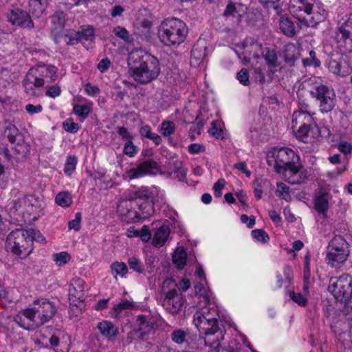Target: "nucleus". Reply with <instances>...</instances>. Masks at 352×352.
Wrapping results in <instances>:
<instances>
[{
	"mask_svg": "<svg viewBox=\"0 0 352 352\" xmlns=\"http://www.w3.org/2000/svg\"><path fill=\"white\" fill-rule=\"evenodd\" d=\"M207 56V47L204 41H198L191 50V64L199 65Z\"/></svg>",
	"mask_w": 352,
	"mask_h": 352,
	"instance_id": "nucleus-26",
	"label": "nucleus"
},
{
	"mask_svg": "<svg viewBox=\"0 0 352 352\" xmlns=\"http://www.w3.org/2000/svg\"><path fill=\"white\" fill-rule=\"evenodd\" d=\"M24 210L30 215H33V220L38 219L43 214L44 203L38 197L32 195L24 197Z\"/></svg>",
	"mask_w": 352,
	"mask_h": 352,
	"instance_id": "nucleus-19",
	"label": "nucleus"
},
{
	"mask_svg": "<svg viewBox=\"0 0 352 352\" xmlns=\"http://www.w3.org/2000/svg\"><path fill=\"white\" fill-rule=\"evenodd\" d=\"M5 135L7 136L8 140L11 143H14L18 137H21L19 134L17 128L13 124H9L5 129Z\"/></svg>",
	"mask_w": 352,
	"mask_h": 352,
	"instance_id": "nucleus-47",
	"label": "nucleus"
},
{
	"mask_svg": "<svg viewBox=\"0 0 352 352\" xmlns=\"http://www.w3.org/2000/svg\"><path fill=\"white\" fill-rule=\"evenodd\" d=\"M158 190L155 186H142L134 190L126 191L119 201L117 212L122 220L127 223L137 217L135 206H138V200L143 201H154Z\"/></svg>",
	"mask_w": 352,
	"mask_h": 352,
	"instance_id": "nucleus-5",
	"label": "nucleus"
},
{
	"mask_svg": "<svg viewBox=\"0 0 352 352\" xmlns=\"http://www.w3.org/2000/svg\"><path fill=\"white\" fill-rule=\"evenodd\" d=\"M63 126L66 131L71 133H77L80 128L79 124L74 122L71 118L65 120L63 123Z\"/></svg>",
	"mask_w": 352,
	"mask_h": 352,
	"instance_id": "nucleus-51",
	"label": "nucleus"
},
{
	"mask_svg": "<svg viewBox=\"0 0 352 352\" xmlns=\"http://www.w3.org/2000/svg\"><path fill=\"white\" fill-rule=\"evenodd\" d=\"M127 263L131 270L138 274H143L144 272V265L142 261L135 256L129 257L127 260Z\"/></svg>",
	"mask_w": 352,
	"mask_h": 352,
	"instance_id": "nucleus-40",
	"label": "nucleus"
},
{
	"mask_svg": "<svg viewBox=\"0 0 352 352\" xmlns=\"http://www.w3.org/2000/svg\"><path fill=\"white\" fill-rule=\"evenodd\" d=\"M292 129L297 139L306 143L313 142L320 135L319 127L315 120L307 123H302Z\"/></svg>",
	"mask_w": 352,
	"mask_h": 352,
	"instance_id": "nucleus-13",
	"label": "nucleus"
},
{
	"mask_svg": "<svg viewBox=\"0 0 352 352\" xmlns=\"http://www.w3.org/2000/svg\"><path fill=\"white\" fill-rule=\"evenodd\" d=\"M13 149L18 155L17 158L19 160H23L25 158L26 155L30 152V145L23 139H19V142L14 145Z\"/></svg>",
	"mask_w": 352,
	"mask_h": 352,
	"instance_id": "nucleus-35",
	"label": "nucleus"
},
{
	"mask_svg": "<svg viewBox=\"0 0 352 352\" xmlns=\"http://www.w3.org/2000/svg\"><path fill=\"white\" fill-rule=\"evenodd\" d=\"M100 333L109 340L113 339L118 334V328L111 322L103 320L97 324Z\"/></svg>",
	"mask_w": 352,
	"mask_h": 352,
	"instance_id": "nucleus-27",
	"label": "nucleus"
},
{
	"mask_svg": "<svg viewBox=\"0 0 352 352\" xmlns=\"http://www.w3.org/2000/svg\"><path fill=\"white\" fill-rule=\"evenodd\" d=\"M175 129V124L172 121H164L161 124V132L162 134L168 137L174 133Z\"/></svg>",
	"mask_w": 352,
	"mask_h": 352,
	"instance_id": "nucleus-49",
	"label": "nucleus"
},
{
	"mask_svg": "<svg viewBox=\"0 0 352 352\" xmlns=\"http://www.w3.org/2000/svg\"><path fill=\"white\" fill-rule=\"evenodd\" d=\"M85 282L80 278H75L71 280L69 289V300L75 305L77 302H83L86 298L85 289Z\"/></svg>",
	"mask_w": 352,
	"mask_h": 352,
	"instance_id": "nucleus-17",
	"label": "nucleus"
},
{
	"mask_svg": "<svg viewBox=\"0 0 352 352\" xmlns=\"http://www.w3.org/2000/svg\"><path fill=\"white\" fill-rule=\"evenodd\" d=\"M136 325L142 334L149 333L153 329V323L144 315H139L136 319Z\"/></svg>",
	"mask_w": 352,
	"mask_h": 352,
	"instance_id": "nucleus-31",
	"label": "nucleus"
},
{
	"mask_svg": "<svg viewBox=\"0 0 352 352\" xmlns=\"http://www.w3.org/2000/svg\"><path fill=\"white\" fill-rule=\"evenodd\" d=\"M195 291L196 295L198 296L199 298H203L205 304H209L210 297L207 294L206 291L201 283H197L195 286Z\"/></svg>",
	"mask_w": 352,
	"mask_h": 352,
	"instance_id": "nucleus-56",
	"label": "nucleus"
},
{
	"mask_svg": "<svg viewBox=\"0 0 352 352\" xmlns=\"http://www.w3.org/2000/svg\"><path fill=\"white\" fill-rule=\"evenodd\" d=\"M81 221V214L80 212H77L75 214V219L71 220L68 223V228L69 230H74L75 231H78L80 228V223Z\"/></svg>",
	"mask_w": 352,
	"mask_h": 352,
	"instance_id": "nucleus-62",
	"label": "nucleus"
},
{
	"mask_svg": "<svg viewBox=\"0 0 352 352\" xmlns=\"http://www.w3.org/2000/svg\"><path fill=\"white\" fill-rule=\"evenodd\" d=\"M157 300L164 310L173 316L178 314L182 310L186 302L176 281L169 278L164 280L160 285Z\"/></svg>",
	"mask_w": 352,
	"mask_h": 352,
	"instance_id": "nucleus-6",
	"label": "nucleus"
},
{
	"mask_svg": "<svg viewBox=\"0 0 352 352\" xmlns=\"http://www.w3.org/2000/svg\"><path fill=\"white\" fill-rule=\"evenodd\" d=\"M310 278V267H304L302 292H304L305 294H309V286L311 284Z\"/></svg>",
	"mask_w": 352,
	"mask_h": 352,
	"instance_id": "nucleus-52",
	"label": "nucleus"
},
{
	"mask_svg": "<svg viewBox=\"0 0 352 352\" xmlns=\"http://www.w3.org/2000/svg\"><path fill=\"white\" fill-rule=\"evenodd\" d=\"M158 169V165L153 160L141 162L138 166L126 172L127 178L130 180L144 177L147 174H153Z\"/></svg>",
	"mask_w": 352,
	"mask_h": 352,
	"instance_id": "nucleus-16",
	"label": "nucleus"
},
{
	"mask_svg": "<svg viewBox=\"0 0 352 352\" xmlns=\"http://www.w3.org/2000/svg\"><path fill=\"white\" fill-rule=\"evenodd\" d=\"M234 50L243 63H248L251 59L258 58L264 55L262 43L253 38H246L243 42L235 44Z\"/></svg>",
	"mask_w": 352,
	"mask_h": 352,
	"instance_id": "nucleus-12",
	"label": "nucleus"
},
{
	"mask_svg": "<svg viewBox=\"0 0 352 352\" xmlns=\"http://www.w3.org/2000/svg\"><path fill=\"white\" fill-rule=\"evenodd\" d=\"M314 113L294 111L292 114L291 128L293 129L304 122H312V120H314Z\"/></svg>",
	"mask_w": 352,
	"mask_h": 352,
	"instance_id": "nucleus-30",
	"label": "nucleus"
},
{
	"mask_svg": "<svg viewBox=\"0 0 352 352\" xmlns=\"http://www.w3.org/2000/svg\"><path fill=\"white\" fill-rule=\"evenodd\" d=\"M349 245L340 235L335 236L329 242L326 259L331 267L338 268L347 259L349 254Z\"/></svg>",
	"mask_w": 352,
	"mask_h": 352,
	"instance_id": "nucleus-10",
	"label": "nucleus"
},
{
	"mask_svg": "<svg viewBox=\"0 0 352 352\" xmlns=\"http://www.w3.org/2000/svg\"><path fill=\"white\" fill-rule=\"evenodd\" d=\"M170 234L168 226L163 225L158 228L153 238V244L156 247H162L164 245Z\"/></svg>",
	"mask_w": 352,
	"mask_h": 352,
	"instance_id": "nucleus-29",
	"label": "nucleus"
},
{
	"mask_svg": "<svg viewBox=\"0 0 352 352\" xmlns=\"http://www.w3.org/2000/svg\"><path fill=\"white\" fill-rule=\"evenodd\" d=\"M47 2H38L34 6H29V11L33 16L39 18L45 12L47 8Z\"/></svg>",
	"mask_w": 352,
	"mask_h": 352,
	"instance_id": "nucleus-44",
	"label": "nucleus"
},
{
	"mask_svg": "<svg viewBox=\"0 0 352 352\" xmlns=\"http://www.w3.org/2000/svg\"><path fill=\"white\" fill-rule=\"evenodd\" d=\"M36 234H39V232L34 229H16L12 231L6 240L8 250L21 257H25L32 251L33 240L35 239Z\"/></svg>",
	"mask_w": 352,
	"mask_h": 352,
	"instance_id": "nucleus-8",
	"label": "nucleus"
},
{
	"mask_svg": "<svg viewBox=\"0 0 352 352\" xmlns=\"http://www.w3.org/2000/svg\"><path fill=\"white\" fill-rule=\"evenodd\" d=\"M300 56L298 48L293 43H289L285 45L284 50V58L285 62L292 64Z\"/></svg>",
	"mask_w": 352,
	"mask_h": 352,
	"instance_id": "nucleus-32",
	"label": "nucleus"
},
{
	"mask_svg": "<svg viewBox=\"0 0 352 352\" xmlns=\"http://www.w3.org/2000/svg\"><path fill=\"white\" fill-rule=\"evenodd\" d=\"M111 274L114 278H117L118 276L123 278L128 272V268L126 265L123 262L116 261L111 265Z\"/></svg>",
	"mask_w": 352,
	"mask_h": 352,
	"instance_id": "nucleus-36",
	"label": "nucleus"
},
{
	"mask_svg": "<svg viewBox=\"0 0 352 352\" xmlns=\"http://www.w3.org/2000/svg\"><path fill=\"white\" fill-rule=\"evenodd\" d=\"M253 238L261 243H267L270 240V237L267 232L261 229H256L251 232Z\"/></svg>",
	"mask_w": 352,
	"mask_h": 352,
	"instance_id": "nucleus-53",
	"label": "nucleus"
},
{
	"mask_svg": "<svg viewBox=\"0 0 352 352\" xmlns=\"http://www.w3.org/2000/svg\"><path fill=\"white\" fill-rule=\"evenodd\" d=\"M314 208L323 217L327 215L329 208V195L327 192L320 191L315 199Z\"/></svg>",
	"mask_w": 352,
	"mask_h": 352,
	"instance_id": "nucleus-28",
	"label": "nucleus"
},
{
	"mask_svg": "<svg viewBox=\"0 0 352 352\" xmlns=\"http://www.w3.org/2000/svg\"><path fill=\"white\" fill-rule=\"evenodd\" d=\"M308 294H305L303 292V294L300 292H291L289 293V297L290 298L297 303L298 305L305 307L307 304V296Z\"/></svg>",
	"mask_w": 352,
	"mask_h": 352,
	"instance_id": "nucleus-45",
	"label": "nucleus"
},
{
	"mask_svg": "<svg viewBox=\"0 0 352 352\" xmlns=\"http://www.w3.org/2000/svg\"><path fill=\"white\" fill-rule=\"evenodd\" d=\"M45 84V80L39 78L34 69H30L23 80V86L25 93L32 96H37L36 89L42 87Z\"/></svg>",
	"mask_w": 352,
	"mask_h": 352,
	"instance_id": "nucleus-18",
	"label": "nucleus"
},
{
	"mask_svg": "<svg viewBox=\"0 0 352 352\" xmlns=\"http://www.w3.org/2000/svg\"><path fill=\"white\" fill-rule=\"evenodd\" d=\"M276 196L288 201L291 199L289 187L283 182L277 183Z\"/></svg>",
	"mask_w": 352,
	"mask_h": 352,
	"instance_id": "nucleus-42",
	"label": "nucleus"
},
{
	"mask_svg": "<svg viewBox=\"0 0 352 352\" xmlns=\"http://www.w3.org/2000/svg\"><path fill=\"white\" fill-rule=\"evenodd\" d=\"M261 56L265 58L269 65L276 66L278 57L274 50H270L267 47L264 48V55H261Z\"/></svg>",
	"mask_w": 352,
	"mask_h": 352,
	"instance_id": "nucleus-43",
	"label": "nucleus"
},
{
	"mask_svg": "<svg viewBox=\"0 0 352 352\" xmlns=\"http://www.w3.org/2000/svg\"><path fill=\"white\" fill-rule=\"evenodd\" d=\"M237 80L244 86H248L250 84L249 72L248 69L243 68L236 74Z\"/></svg>",
	"mask_w": 352,
	"mask_h": 352,
	"instance_id": "nucleus-59",
	"label": "nucleus"
},
{
	"mask_svg": "<svg viewBox=\"0 0 352 352\" xmlns=\"http://www.w3.org/2000/svg\"><path fill=\"white\" fill-rule=\"evenodd\" d=\"M55 201L58 206L66 208L72 204V198L69 192L63 191L56 195Z\"/></svg>",
	"mask_w": 352,
	"mask_h": 352,
	"instance_id": "nucleus-39",
	"label": "nucleus"
},
{
	"mask_svg": "<svg viewBox=\"0 0 352 352\" xmlns=\"http://www.w3.org/2000/svg\"><path fill=\"white\" fill-rule=\"evenodd\" d=\"M135 212L138 213L137 217L131 220V222H136L149 218L154 213L153 201H143L141 204L138 203L135 206Z\"/></svg>",
	"mask_w": 352,
	"mask_h": 352,
	"instance_id": "nucleus-25",
	"label": "nucleus"
},
{
	"mask_svg": "<svg viewBox=\"0 0 352 352\" xmlns=\"http://www.w3.org/2000/svg\"><path fill=\"white\" fill-rule=\"evenodd\" d=\"M78 41L87 49L93 48L96 38L95 28L90 25H83L77 31Z\"/></svg>",
	"mask_w": 352,
	"mask_h": 352,
	"instance_id": "nucleus-22",
	"label": "nucleus"
},
{
	"mask_svg": "<svg viewBox=\"0 0 352 352\" xmlns=\"http://www.w3.org/2000/svg\"><path fill=\"white\" fill-rule=\"evenodd\" d=\"M275 164L274 168L282 178L292 184H301L306 178L302 166L299 163V157L289 148H276L272 152Z\"/></svg>",
	"mask_w": 352,
	"mask_h": 352,
	"instance_id": "nucleus-3",
	"label": "nucleus"
},
{
	"mask_svg": "<svg viewBox=\"0 0 352 352\" xmlns=\"http://www.w3.org/2000/svg\"><path fill=\"white\" fill-rule=\"evenodd\" d=\"M310 95L317 101L319 110L323 114L331 112L336 105L335 91L327 85L316 83L310 90Z\"/></svg>",
	"mask_w": 352,
	"mask_h": 352,
	"instance_id": "nucleus-11",
	"label": "nucleus"
},
{
	"mask_svg": "<svg viewBox=\"0 0 352 352\" xmlns=\"http://www.w3.org/2000/svg\"><path fill=\"white\" fill-rule=\"evenodd\" d=\"M77 164V157L74 155L68 156L64 167V172L67 175H71L75 170Z\"/></svg>",
	"mask_w": 352,
	"mask_h": 352,
	"instance_id": "nucleus-46",
	"label": "nucleus"
},
{
	"mask_svg": "<svg viewBox=\"0 0 352 352\" xmlns=\"http://www.w3.org/2000/svg\"><path fill=\"white\" fill-rule=\"evenodd\" d=\"M265 68L262 67H255L253 73V78L257 82L261 84H263L265 82Z\"/></svg>",
	"mask_w": 352,
	"mask_h": 352,
	"instance_id": "nucleus-58",
	"label": "nucleus"
},
{
	"mask_svg": "<svg viewBox=\"0 0 352 352\" xmlns=\"http://www.w3.org/2000/svg\"><path fill=\"white\" fill-rule=\"evenodd\" d=\"M340 34L344 40L350 38L352 34V14L347 16L344 24L340 28Z\"/></svg>",
	"mask_w": 352,
	"mask_h": 352,
	"instance_id": "nucleus-38",
	"label": "nucleus"
},
{
	"mask_svg": "<svg viewBox=\"0 0 352 352\" xmlns=\"http://www.w3.org/2000/svg\"><path fill=\"white\" fill-rule=\"evenodd\" d=\"M314 0H289V10L290 13L302 24L307 12L311 10Z\"/></svg>",
	"mask_w": 352,
	"mask_h": 352,
	"instance_id": "nucleus-20",
	"label": "nucleus"
},
{
	"mask_svg": "<svg viewBox=\"0 0 352 352\" xmlns=\"http://www.w3.org/2000/svg\"><path fill=\"white\" fill-rule=\"evenodd\" d=\"M60 93H61L60 87L56 85H52V86L48 87V88L45 92V95L50 98H54L56 97L59 96L60 95Z\"/></svg>",
	"mask_w": 352,
	"mask_h": 352,
	"instance_id": "nucleus-63",
	"label": "nucleus"
},
{
	"mask_svg": "<svg viewBox=\"0 0 352 352\" xmlns=\"http://www.w3.org/2000/svg\"><path fill=\"white\" fill-rule=\"evenodd\" d=\"M92 109V103H86L84 104H75L74 106V113L80 117L82 120H85L89 116Z\"/></svg>",
	"mask_w": 352,
	"mask_h": 352,
	"instance_id": "nucleus-37",
	"label": "nucleus"
},
{
	"mask_svg": "<svg viewBox=\"0 0 352 352\" xmlns=\"http://www.w3.org/2000/svg\"><path fill=\"white\" fill-rule=\"evenodd\" d=\"M138 148L131 140L127 141L124 146L123 152L129 157H133L138 153Z\"/></svg>",
	"mask_w": 352,
	"mask_h": 352,
	"instance_id": "nucleus-60",
	"label": "nucleus"
},
{
	"mask_svg": "<svg viewBox=\"0 0 352 352\" xmlns=\"http://www.w3.org/2000/svg\"><path fill=\"white\" fill-rule=\"evenodd\" d=\"M327 16V12L320 3L311 4V10L307 12L301 25L307 27H314L324 21Z\"/></svg>",
	"mask_w": 352,
	"mask_h": 352,
	"instance_id": "nucleus-15",
	"label": "nucleus"
},
{
	"mask_svg": "<svg viewBox=\"0 0 352 352\" xmlns=\"http://www.w3.org/2000/svg\"><path fill=\"white\" fill-rule=\"evenodd\" d=\"M197 310L193 316V322L201 333H204L205 346L211 349V352H220L221 341L223 340L225 330L219 327V311L214 305Z\"/></svg>",
	"mask_w": 352,
	"mask_h": 352,
	"instance_id": "nucleus-1",
	"label": "nucleus"
},
{
	"mask_svg": "<svg viewBox=\"0 0 352 352\" xmlns=\"http://www.w3.org/2000/svg\"><path fill=\"white\" fill-rule=\"evenodd\" d=\"M113 32L116 36L124 40L125 41H130L129 33L124 28L116 26L113 28Z\"/></svg>",
	"mask_w": 352,
	"mask_h": 352,
	"instance_id": "nucleus-57",
	"label": "nucleus"
},
{
	"mask_svg": "<svg viewBox=\"0 0 352 352\" xmlns=\"http://www.w3.org/2000/svg\"><path fill=\"white\" fill-rule=\"evenodd\" d=\"M53 259L57 265L62 266L65 265L70 260V256L66 252H61L54 254L53 255Z\"/></svg>",
	"mask_w": 352,
	"mask_h": 352,
	"instance_id": "nucleus-50",
	"label": "nucleus"
},
{
	"mask_svg": "<svg viewBox=\"0 0 352 352\" xmlns=\"http://www.w3.org/2000/svg\"><path fill=\"white\" fill-rule=\"evenodd\" d=\"M173 262L179 270H182L186 265L187 254L183 248H177L173 255Z\"/></svg>",
	"mask_w": 352,
	"mask_h": 352,
	"instance_id": "nucleus-33",
	"label": "nucleus"
},
{
	"mask_svg": "<svg viewBox=\"0 0 352 352\" xmlns=\"http://www.w3.org/2000/svg\"><path fill=\"white\" fill-rule=\"evenodd\" d=\"M65 25V14L57 10L51 16V33L56 38L62 32Z\"/></svg>",
	"mask_w": 352,
	"mask_h": 352,
	"instance_id": "nucleus-23",
	"label": "nucleus"
},
{
	"mask_svg": "<svg viewBox=\"0 0 352 352\" xmlns=\"http://www.w3.org/2000/svg\"><path fill=\"white\" fill-rule=\"evenodd\" d=\"M338 148L341 153L347 155L351 153L352 145L346 141H341L338 144Z\"/></svg>",
	"mask_w": 352,
	"mask_h": 352,
	"instance_id": "nucleus-64",
	"label": "nucleus"
},
{
	"mask_svg": "<svg viewBox=\"0 0 352 352\" xmlns=\"http://www.w3.org/2000/svg\"><path fill=\"white\" fill-rule=\"evenodd\" d=\"M329 292L337 301L343 302L346 307L352 309V278L343 274L339 277H332L329 280Z\"/></svg>",
	"mask_w": 352,
	"mask_h": 352,
	"instance_id": "nucleus-9",
	"label": "nucleus"
},
{
	"mask_svg": "<svg viewBox=\"0 0 352 352\" xmlns=\"http://www.w3.org/2000/svg\"><path fill=\"white\" fill-rule=\"evenodd\" d=\"M57 311L54 302L45 298H38L32 302L31 306L16 315L14 320L25 329H35L52 319Z\"/></svg>",
	"mask_w": 352,
	"mask_h": 352,
	"instance_id": "nucleus-2",
	"label": "nucleus"
},
{
	"mask_svg": "<svg viewBox=\"0 0 352 352\" xmlns=\"http://www.w3.org/2000/svg\"><path fill=\"white\" fill-rule=\"evenodd\" d=\"M135 305V302L124 300L113 307V315L117 317L123 310L131 309Z\"/></svg>",
	"mask_w": 352,
	"mask_h": 352,
	"instance_id": "nucleus-41",
	"label": "nucleus"
},
{
	"mask_svg": "<svg viewBox=\"0 0 352 352\" xmlns=\"http://www.w3.org/2000/svg\"><path fill=\"white\" fill-rule=\"evenodd\" d=\"M351 320L344 311H335L330 318V327L335 334L341 336L350 330Z\"/></svg>",
	"mask_w": 352,
	"mask_h": 352,
	"instance_id": "nucleus-14",
	"label": "nucleus"
},
{
	"mask_svg": "<svg viewBox=\"0 0 352 352\" xmlns=\"http://www.w3.org/2000/svg\"><path fill=\"white\" fill-rule=\"evenodd\" d=\"M171 340L176 344H183L186 338L187 333L186 331L179 329L177 330H174L171 333Z\"/></svg>",
	"mask_w": 352,
	"mask_h": 352,
	"instance_id": "nucleus-48",
	"label": "nucleus"
},
{
	"mask_svg": "<svg viewBox=\"0 0 352 352\" xmlns=\"http://www.w3.org/2000/svg\"><path fill=\"white\" fill-rule=\"evenodd\" d=\"M279 27L284 34L293 36L295 34L294 23L287 17L281 16L279 19Z\"/></svg>",
	"mask_w": 352,
	"mask_h": 352,
	"instance_id": "nucleus-34",
	"label": "nucleus"
},
{
	"mask_svg": "<svg viewBox=\"0 0 352 352\" xmlns=\"http://www.w3.org/2000/svg\"><path fill=\"white\" fill-rule=\"evenodd\" d=\"M328 68L331 72L340 76H346L351 72L349 67L340 57H331L328 63Z\"/></svg>",
	"mask_w": 352,
	"mask_h": 352,
	"instance_id": "nucleus-24",
	"label": "nucleus"
},
{
	"mask_svg": "<svg viewBox=\"0 0 352 352\" xmlns=\"http://www.w3.org/2000/svg\"><path fill=\"white\" fill-rule=\"evenodd\" d=\"M302 63L305 66L314 65L318 67L320 65V61L316 58V54L314 50L309 51V58L303 59Z\"/></svg>",
	"mask_w": 352,
	"mask_h": 352,
	"instance_id": "nucleus-55",
	"label": "nucleus"
},
{
	"mask_svg": "<svg viewBox=\"0 0 352 352\" xmlns=\"http://www.w3.org/2000/svg\"><path fill=\"white\" fill-rule=\"evenodd\" d=\"M208 133L210 135L219 138L221 137L222 134V130L219 126V124L217 121H212L211 123V126L208 130Z\"/></svg>",
	"mask_w": 352,
	"mask_h": 352,
	"instance_id": "nucleus-61",
	"label": "nucleus"
},
{
	"mask_svg": "<svg viewBox=\"0 0 352 352\" xmlns=\"http://www.w3.org/2000/svg\"><path fill=\"white\" fill-rule=\"evenodd\" d=\"M78 34H77V31L74 30H69L67 33L64 34L65 42L67 45H73L78 43H79Z\"/></svg>",
	"mask_w": 352,
	"mask_h": 352,
	"instance_id": "nucleus-54",
	"label": "nucleus"
},
{
	"mask_svg": "<svg viewBox=\"0 0 352 352\" xmlns=\"http://www.w3.org/2000/svg\"><path fill=\"white\" fill-rule=\"evenodd\" d=\"M188 30L186 23L176 18L163 21L158 30L160 41L166 46L179 45L184 41Z\"/></svg>",
	"mask_w": 352,
	"mask_h": 352,
	"instance_id": "nucleus-7",
	"label": "nucleus"
},
{
	"mask_svg": "<svg viewBox=\"0 0 352 352\" xmlns=\"http://www.w3.org/2000/svg\"><path fill=\"white\" fill-rule=\"evenodd\" d=\"M8 17L9 21L13 25L28 29L34 28V23L30 16V14L24 10L20 9L12 10Z\"/></svg>",
	"mask_w": 352,
	"mask_h": 352,
	"instance_id": "nucleus-21",
	"label": "nucleus"
},
{
	"mask_svg": "<svg viewBox=\"0 0 352 352\" xmlns=\"http://www.w3.org/2000/svg\"><path fill=\"white\" fill-rule=\"evenodd\" d=\"M129 74L138 84L147 85L156 80L161 73L158 58L150 53H132L129 58Z\"/></svg>",
	"mask_w": 352,
	"mask_h": 352,
	"instance_id": "nucleus-4",
	"label": "nucleus"
}]
</instances>
